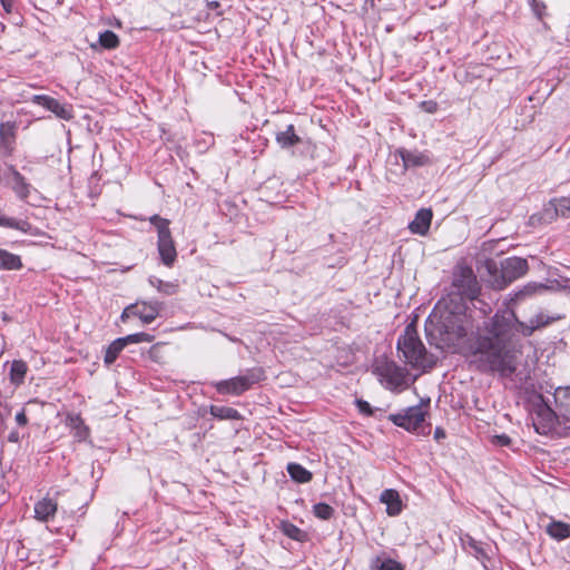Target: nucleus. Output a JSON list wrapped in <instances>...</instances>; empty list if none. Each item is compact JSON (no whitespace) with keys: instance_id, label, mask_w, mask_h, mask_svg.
Instances as JSON below:
<instances>
[{"instance_id":"obj_1","label":"nucleus","mask_w":570,"mask_h":570,"mask_svg":"<svg viewBox=\"0 0 570 570\" xmlns=\"http://www.w3.org/2000/svg\"><path fill=\"white\" fill-rule=\"evenodd\" d=\"M453 286L460 296H450L449 299L439 302L425 322L429 343L442 351L454 346L466 335L470 320L463 298L474 301L480 292L476 277L469 268L454 277Z\"/></svg>"},{"instance_id":"obj_2","label":"nucleus","mask_w":570,"mask_h":570,"mask_svg":"<svg viewBox=\"0 0 570 570\" xmlns=\"http://www.w3.org/2000/svg\"><path fill=\"white\" fill-rule=\"evenodd\" d=\"M520 323L512 308L499 309L491 321V336L479 340V352L483 356H507L501 348L503 338L512 330L520 332Z\"/></svg>"},{"instance_id":"obj_3","label":"nucleus","mask_w":570,"mask_h":570,"mask_svg":"<svg viewBox=\"0 0 570 570\" xmlns=\"http://www.w3.org/2000/svg\"><path fill=\"white\" fill-rule=\"evenodd\" d=\"M414 360L415 363L400 358V362L397 363L392 358H375L373 373L386 389L392 391L403 390L407 387L419 375V373H412L409 368V365L414 368L420 358ZM421 360L425 361L426 358ZM428 360L431 361L430 358Z\"/></svg>"},{"instance_id":"obj_4","label":"nucleus","mask_w":570,"mask_h":570,"mask_svg":"<svg viewBox=\"0 0 570 570\" xmlns=\"http://www.w3.org/2000/svg\"><path fill=\"white\" fill-rule=\"evenodd\" d=\"M430 399H422L419 405L410 406L401 413L391 414L389 419L397 426L421 435L430 434V426L425 424Z\"/></svg>"},{"instance_id":"obj_5","label":"nucleus","mask_w":570,"mask_h":570,"mask_svg":"<svg viewBox=\"0 0 570 570\" xmlns=\"http://www.w3.org/2000/svg\"><path fill=\"white\" fill-rule=\"evenodd\" d=\"M517 358H473L470 366L483 372L498 373L503 377L514 376L520 383L527 381L530 375L525 370L519 368Z\"/></svg>"},{"instance_id":"obj_6","label":"nucleus","mask_w":570,"mask_h":570,"mask_svg":"<svg viewBox=\"0 0 570 570\" xmlns=\"http://www.w3.org/2000/svg\"><path fill=\"white\" fill-rule=\"evenodd\" d=\"M149 222L156 227L158 234V253L164 265L170 267L176 261L177 252L169 229V220L158 215L149 218Z\"/></svg>"},{"instance_id":"obj_7","label":"nucleus","mask_w":570,"mask_h":570,"mask_svg":"<svg viewBox=\"0 0 570 570\" xmlns=\"http://www.w3.org/2000/svg\"><path fill=\"white\" fill-rule=\"evenodd\" d=\"M161 306L158 301H137L124 308L120 318L122 322L138 318L144 325H148L158 317Z\"/></svg>"},{"instance_id":"obj_8","label":"nucleus","mask_w":570,"mask_h":570,"mask_svg":"<svg viewBox=\"0 0 570 570\" xmlns=\"http://www.w3.org/2000/svg\"><path fill=\"white\" fill-rule=\"evenodd\" d=\"M396 347L403 356H426V348L421 341L415 323H410L399 336Z\"/></svg>"},{"instance_id":"obj_9","label":"nucleus","mask_w":570,"mask_h":570,"mask_svg":"<svg viewBox=\"0 0 570 570\" xmlns=\"http://www.w3.org/2000/svg\"><path fill=\"white\" fill-rule=\"evenodd\" d=\"M263 377V370L257 368L250 371L247 375L220 381L216 384V387L219 393L238 395L247 391L254 383L261 381Z\"/></svg>"},{"instance_id":"obj_10","label":"nucleus","mask_w":570,"mask_h":570,"mask_svg":"<svg viewBox=\"0 0 570 570\" xmlns=\"http://www.w3.org/2000/svg\"><path fill=\"white\" fill-rule=\"evenodd\" d=\"M529 269L527 259L521 257H508L501 263V274L504 284H509L522 277Z\"/></svg>"},{"instance_id":"obj_11","label":"nucleus","mask_w":570,"mask_h":570,"mask_svg":"<svg viewBox=\"0 0 570 570\" xmlns=\"http://www.w3.org/2000/svg\"><path fill=\"white\" fill-rule=\"evenodd\" d=\"M31 102L42 106L47 110L53 112L58 118L69 120L72 118V109L61 105L57 99L46 95H35Z\"/></svg>"},{"instance_id":"obj_12","label":"nucleus","mask_w":570,"mask_h":570,"mask_svg":"<svg viewBox=\"0 0 570 570\" xmlns=\"http://www.w3.org/2000/svg\"><path fill=\"white\" fill-rule=\"evenodd\" d=\"M394 157H400L403 163V170L413 167H422L429 164L430 159L428 155L417 150H409V149H397L394 154Z\"/></svg>"},{"instance_id":"obj_13","label":"nucleus","mask_w":570,"mask_h":570,"mask_svg":"<svg viewBox=\"0 0 570 570\" xmlns=\"http://www.w3.org/2000/svg\"><path fill=\"white\" fill-rule=\"evenodd\" d=\"M10 171V186L18 198L27 200L30 196L32 186L26 180V178L13 167L9 168Z\"/></svg>"},{"instance_id":"obj_14","label":"nucleus","mask_w":570,"mask_h":570,"mask_svg":"<svg viewBox=\"0 0 570 570\" xmlns=\"http://www.w3.org/2000/svg\"><path fill=\"white\" fill-rule=\"evenodd\" d=\"M142 341H149V335L145 333H137L127 335L125 337H119L109 344L105 356H117L128 344L139 343Z\"/></svg>"},{"instance_id":"obj_15","label":"nucleus","mask_w":570,"mask_h":570,"mask_svg":"<svg viewBox=\"0 0 570 570\" xmlns=\"http://www.w3.org/2000/svg\"><path fill=\"white\" fill-rule=\"evenodd\" d=\"M433 214L429 208H421L414 219L409 224V228L413 234L424 236L430 228Z\"/></svg>"},{"instance_id":"obj_16","label":"nucleus","mask_w":570,"mask_h":570,"mask_svg":"<svg viewBox=\"0 0 570 570\" xmlns=\"http://www.w3.org/2000/svg\"><path fill=\"white\" fill-rule=\"evenodd\" d=\"M58 504L49 498H43L35 504V518L47 522L52 519L57 512Z\"/></svg>"},{"instance_id":"obj_17","label":"nucleus","mask_w":570,"mask_h":570,"mask_svg":"<svg viewBox=\"0 0 570 570\" xmlns=\"http://www.w3.org/2000/svg\"><path fill=\"white\" fill-rule=\"evenodd\" d=\"M553 318L546 315L544 313H539L534 317H532L528 323H520V333L524 336L531 335L535 330L544 327L552 322Z\"/></svg>"},{"instance_id":"obj_18","label":"nucleus","mask_w":570,"mask_h":570,"mask_svg":"<svg viewBox=\"0 0 570 570\" xmlns=\"http://www.w3.org/2000/svg\"><path fill=\"white\" fill-rule=\"evenodd\" d=\"M381 502L386 504V512L389 515H396L402 510V502L397 491L389 489L384 490L381 494Z\"/></svg>"},{"instance_id":"obj_19","label":"nucleus","mask_w":570,"mask_h":570,"mask_svg":"<svg viewBox=\"0 0 570 570\" xmlns=\"http://www.w3.org/2000/svg\"><path fill=\"white\" fill-rule=\"evenodd\" d=\"M276 141L282 148H288L298 144L301 139L295 134L294 126L288 125L284 131L276 134Z\"/></svg>"},{"instance_id":"obj_20","label":"nucleus","mask_w":570,"mask_h":570,"mask_svg":"<svg viewBox=\"0 0 570 570\" xmlns=\"http://www.w3.org/2000/svg\"><path fill=\"white\" fill-rule=\"evenodd\" d=\"M0 226L18 229L24 234L33 235V227L27 220L2 216L0 214Z\"/></svg>"},{"instance_id":"obj_21","label":"nucleus","mask_w":570,"mask_h":570,"mask_svg":"<svg viewBox=\"0 0 570 570\" xmlns=\"http://www.w3.org/2000/svg\"><path fill=\"white\" fill-rule=\"evenodd\" d=\"M543 289H546V286H543L542 284L529 283L524 285L522 288L515 291L513 294H510V301L517 303L523 301L527 297H531L532 295Z\"/></svg>"},{"instance_id":"obj_22","label":"nucleus","mask_w":570,"mask_h":570,"mask_svg":"<svg viewBox=\"0 0 570 570\" xmlns=\"http://www.w3.org/2000/svg\"><path fill=\"white\" fill-rule=\"evenodd\" d=\"M547 532L557 540H563L570 537V524L561 521H552L547 525Z\"/></svg>"},{"instance_id":"obj_23","label":"nucleus","mask_w":570,"mask_h":570,"mask_svg":"<svg viewBox=\"0 0 570 570\" xmlns=\"http://www.w3.org/2000/svg\"><path fill=\"white\" fill-rule=\"evenodd\" d=\"M21 267L22 263L18 255L0 249V269L16 271Z\"/></svg>"},{"instance_id":"obj_24","label":"nucleus","mask_w":570,"mask_h":570,"mask_svg":"<svg viewBox=\"0 0 570 570\" xmlns=\"http://www.w3.org/2000/svg\"><path fill=\"white\" fill-rule=\"evenodd\" d=\"M554 401L560 411L570 414V386H559L554 391Z\"/></svg>"},{"instance_id":"obj_25","label":"nucleus","mask_w":570,"mask_h":570,"mask_svg":"<svg viewBox=\"0 0 570 570\" xmlns=\"http://www.w3.org/2000/svg\"><path fill=\"white\" fill-rule=\"evenodd\" d=\"M209 413L218 420H239L242 417L239 412L230 406L212 405Z\"/></svg>"},{"instance_id":"obj_26","label":"nucleus","mask_w":570,"mask_h":570,"mask_svg":"<svg viewBox=\"0 0 570 570\" xmlns=\"http://www.w3.org/2000/svg\"><path fill=\"white\" fill-rule=\"evenodd\" d=\"M371 568L375 570H404V567L396 560L387 557H376L371 562Z\"/></svg>"},{"instance_id":"obj_27","label":"nucleus","mask_w":570,"mask_h":570,"mask_svg":"<svg viewBox=\"0 0 570 570\" xmlns=\"http://www.w3.org/2000/svg\"><path fill=\"white\" fill-rule=\"evenodd\" d=\"M287 472L293 480L299 483H306L312 480V473L298 463H289Z\"/></svg>"},{"instance_id":"obj_28","label":"nucleus","mask_w":570,"mask_h":570,"mask_svg":"<svg viewBox=\"0 0 570 570\" xmlns=\"http://www.w3.org/2000/svg\"><path fill=\"white\" fill-rule=\"evenodd\" d=\"M148 282L159 293L165 294V295H174L178 291V285L176 283L165 282L155 276L149 277Z\"/></svg>"},{"instance_id":"obj_29","label":"nucleus","mask_w":570,"mask_h":570,"mask_svg":"<svg viewBox=\"0 0 570 570\" xmlns=\"http://www.w3.org/2000/svg\"><path fill=\"white\" fill-rule=\"evenodd\" d=\"M27 373V364L22 360H13L10 367V379L14 384H20Z\"/></svg>"},{"instance_id":"obj_30","label":"nucleus","mask_w":570,"mask_h":570,"mask_svg":"<svg viewBox=\"0 0 570 570\" xmlns=\"http://www.w3.org/2000/svg\"><path fill=\"white\" fill-rule=\"evenodd\" d=\"M68 424L75 431V436L85 440L88 436V429L83 425L82 420L78 415L68 416Z\"/></svg>"},{"instance_id":"obj_31","label":"nucleus","mask_w":570,"mask_h":570,"mask_svg":"<svg viewBox=\"0 0 570 570\" xmlns=\"http://www.w3.org/2000/svg\"><path fill=\"white\" fill-rule=\"evenodd\" d=\"M557 215L570 217V197L556 198L550 202Z\"/></svg>"},{"instance_id":"obj_32","label":"nucleus","mask_w":570,"mask_h":570,"mask_svg":"<svg viewBox=\"0 0 570 570\" xmlns=\"http://www.w3.org/2000/svg\"><path fill=\"white\" fill-rule=\"evenodd\" d=\"M99 43L105 49H115L119 45V38L114 31L105 30L99 35Z\"/></svg>"},{"instance_id":"obj_33","label":"nucleus","mask_w":570,"mask_h":570,"mask_svg":"<svg viewBox=\"0 0 570 570\" xmlns=\"http://www.w3.org/2000/svg\"><path fill=\"white\" fill-rule=\"evenodd\" d=\"M313 509L314 514L322 520H328L334 513V509L326 503H317Z\"/></svg>"},{"instance_id":"obj_34","label":"nucleus","mask_w":570,"mask_h":570,"mask_svg":"<svg viewBox=\"0 0 570 570\" xmlns=\"http://www.w3.org/2000/svg\"><path fill=\"white\" fill-rule=\"evenodd\" d=\"M282 530L283 532L288 537V538H292V539H295V540H301V538L303 537V531L301 529H298L296 525L292 524V523H288V522H284L282 524Z\"/></svg>"},{"instance_id":"obj_35","label":"nucleus","mask_w":570,"mask_h":570,"mask_svg":"<svg viewBox=\"0 0 570 570\" xmlns=\"http://www.w3.org/2000/svg\"><path fill=\"white\" fill-rule=\"evenodd\" d=\"M355 403H356V406L360 410V412H362L363 414H366V415L372 414L371 405L368 404V402L363 401V400H356Z\"/></svg>"},{"instance_id":"obj_36","label":"nucleus","mask_w":570,"mask_h":570,"mask_svg":"<svg viewBox=\"0 0 570 570\" xmlns=\"http://www.w3.org/2000/svg\"><path fill=\"white\" fill-rule=\"evenodd\" d=\"M494 442L501 446H508L510 443H511V440L508 435L505 434H502V435H495L493 438Z\"/></svg>"},{"instance_id":"obj_37","label":"nucleus","mask_w":570,"mask_h":570,"mask_svg":"<svg viewBox=\"0 0 570 570\" xmlns=\"http://www.w3.org/2000/svg\"><path fill=\"white\" fill-rule=\"evenodd\" d=\"M16 421L19 425H22V426H24L28 423V419L26 416L24 411L17 413Z\"/></svg>"},{"instance_id":"obj_38","label":"nucleus","mask_w":570,"mask_h":570,"mask_svg":"<svg viewBox=\"0 0 570 570\" xmlns=\"http://www.w3.org/2000/svg\"><path fill=\"white\" fill-rule=\"evenodd\" d=\"M375 7V0H364V4L362 7V10L364 12H367L368 9H373Z\"/></svg>"},{"instance_id":"obj_39","label":"nucleus","mask_w":570,"mask_h":570,"mask_svg":"<svg viewBox=\"0 0 570 570\" xmlns=\"http://www.w3.org/2000/svg\"><path fill=\"white\" fill-rule=\"evenodd\" d=\"M445 438V432L442 428H436L434 431V439L440 441Z\"/></svg>"},{"instance_id":"obj_40","label":"nucleus","mask_w":570,"mask_h":570,"mask_svg":"<svg viewBox=\"0 0 570 570\" xmlns=\"http://www.w3.org/2000/svg\"><path fill=\"white\" fill-rule=\"evenodd\" d=\"M423 106H425V109L429 112H434L436 110V104L433 101H424Z\"/></svg>"},{"instance_id":"obj_41","label":"nucleus","mask_w":570,"mask_h":570,"mask_svg":"<svg viewBox=\"0 0 570 570\" xmlns=\"http://www.w3.org/2000/svg\"><path fill=\"white\" fill-rule=\"evenodd\" d=\"M219 7V2L218 1H208L207 2V8L208 9H217Z\"/></svg>"},{"instance_id":"obj_42","label":"nucleus","mask_w":570,"mask_h":570,"mask_svg":"<svg viewBox=\"0 0 570 570\" xmlns=\"http://www.w3.org/2000/svg\"><path fill=\"white\" fill-rule=\"evenodd\" d=\"M1 2H2L3 8L7 11H10V2H9V0H1Z\"/></svg>"},{"instance_id":"obj_43","label":"nucleus","mask_w":570,"mask_h":570,"mask_svg":"<svg viewBox=\"0 0 570 570\" xmlns=\"http://www.w3.org/2000/svg\"><path fill=\"white\" fill-rule=\"evenodd\" d=\"M104 360H105L106 365H107V366H110V365L112 364V362H114V360H115V358L106 357V358H104Z\"/></svg>"},{"instance_id":"obj_44","label":"nucleus","mask_w":570,"mask_h":570,"mask_svg":"<svg viewBox=\"0 0 570 570\" xmlns=\"http://www.w3.org/2000/svg\"><path fill=\"white\" fill-rule=\"evenodd\" d=\"M36 403H37L36 400H31V401L28 402V405L36 404Z\"/></svg>"},{"instance_id":"obj_45","label":"nucleus","mask_w":570,"mask_h":570,"mask_svg":"<svg viewBox=\"0 0 570 570\" xmlns=\"http://www.w3.org/2000/svg\"><path fill=\"white\" fill-rule=\"evenodd\" d=\"M10 440H14V441H16V440H17V436H14V434H11V435H10Z\"/></svg>"}]
</instances>
